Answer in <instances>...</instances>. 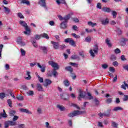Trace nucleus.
I'll return each instance as SVG.
<instances>
[{"mask_svg": "<svg viewBox=\"0 0 128 128\" xmlns=\"http://www.w3.org/2000/svg\"><path fill=\"white\" fill-rule=\"evenodd\" d=\"M20 111L21 112H26V114H32V112L28 110V109H24V108H22L20 109Z\"/></svg>", "mask_w": 128, "mask_h": 128, "instance_id": "f3484780", "label": "nucleus"}, {"mask_svg": "<svg viewBox=\"0 0 128 128\" xmlns=\"http://www.w3.org/2000/svg\"><path fill=\"white\" fill-rule=\"evenodd\" d=\"M57 108H59L61 112H64L65 110L64 107L62 106L58 105Z\"/></svg>", "mask_w": 128, "mask_h": 128, "instance_id": "72a5a7b5", "label": "nucleus"}, {"mask_svg": "<svg viewBox=\"0 0 128 128\" xmlns=\"http://www.w3.org/2000/svg\"><path fill=\"white\" fill-rule=\"evenodd\" d=\"M79 96H78V100H82V98H86V94L84 93V92L82 90H79Z\"/></svg>", "mask_w": 128, "mask_h": 128, "instance_id": "423d86ee", "label": "nucleus"}, {"mask_svg": "<svg viewBox=\"0 0 128 128\" xmlns=\"http://www.w3.org/2000/svg\"><path fill=\"white\" fill-rule=\"evenodd\" d=\"M38 66L40 68V71L42 72H46V65H40V63H38Z\"/></svg>", "mask_w": 128, "mask_h": 128, "instance_id": "f8f14e48", "label": "nucleus"}, {"mask_svg": "<svg viewBox=\"0 0 128 128\" xmlns=\"http://www.w3.org/2000/svg\"><path fill=\"white\" fill-rule=\"evenodd\" d=\"M18 16L20 18H24V16L22 15V14L20 12L18 13Z\"/></svg>", "mask_w": 128, "mask_h": 128, "instance_id": "603ef678", "label": "nucleus"}, {"mask_svg": "<svg viewBox=\"0 0 128 128\" xmlns=\"http://www.w3.org/2000/svg\"><path fill=\"white\" fill-rule=\"evenodd\" d=\"M123 100L124 102L128 100V95H124V98H123Z\"/></svg>", "mask_w": 128, "mask_h": 128, "instance_id": "774afa93", "label": "nucleus"}, {"mask_svg": "<svg viewBox=\"0 0 128 128\" xmlns=\"http://www.w3.org/2000/svg\"><path fill=\"white\" fill-rule=\"evenodd\" d=\"M126 42H128V39L126 38H122V40L120 42V44L122 46H126Z\"/></svg>", "mask_w": 128, "mask_h": 128, "instance_id": "aec40b11", "label": "nucleus"}, {"mask_svg": "<svg viewBox=\"0 0 128 128\" xmlns=\"http://www.w3.org/2000/svg\"><path fill=\"white\" fill-rule=\"evenodd\" d=\"M39 4L41 6H42V8H44L48 10V7H46V0H40L39 2Z\"/></svg>", "mask_w": 128, "mask_h": 128, "instance_id": "0eeeda50", "label": "nucleus"}, {"mask_svg": "<svg viewBox=\"0 0 128 128\" xmlns=\"http://www.w3.org/2000/svg\"><path fill=\"white\" fill-rule=\"evenodd\" d=\"M40 38H42V36L38 34H36L35 36V39H36V40H40Z\"/></svg>", "mask_w": 128, "mask_h": 128, "instance_id": "052dcab7", "label": "nucleus"}, {"mask_svg": "<svg viewBox=\"0 0 128 128\" xmlns=\"http://www.w3.org/2000/svg\"><path fill=\"white\" fill-rule=\"evenodd\" d=\"M102 10L104 12H108V13H110L111 12V10L110 8H106V7H104L102 8Z\"/></svg>", "mask_w": 128, "mask_h": 128, "instance_id": "412c9836", "label": "nucleus"}, {"mask_svg": "<svg viewBox=\"0 0 128 128\" xmlns=\"http://www.w3.org/2000/svg\"><path fill=\"white\" fill-rule=\"evenodd\" d=\"M98 116H100V118H103L104 116H106L107 118H108L110 116V112H106L105 113H100L98 114Z\"/></svg>", "mask_w": 128, "mask_h": 128, "instance_id": "9d476101", "label": "nucleus"}, {"mask_svg": "<svg viewBox=\"0 0 128 128\" xmlns=\"http://www.w3.org/2000/svg\"><path fill=\"white\" fill-rule=\"evenodd\" d=\"M20 52H21V55L22 56H26V51L20 48Z\"/></svg>", "mask_w": 128, "mask_h": 128, "instance_id": "a18cd8bd", "label": "nucleus"}, {"mask_svg": "<svg viewBox=\"0 0 128 128\" xmlns=\"http://www.w3.org/2000/svg\"><path fill=\"white\" fill-rule=\"evenodd\" d=\"M4 10L6 14H9L10 12V10L8 7L4 6Z\"/></svg>", "mask_w": 128, "mask_h": 128, "instance_id": "e433bc0d", "label": "nucleus"}, {"mask_svg": "<svg viewBox=\"0 0 128 128\" xmlns=\"http://www.w3.org/2000/svg\"><path fill=\"white\" fill-rule=\"evenodd\" d=\"M9 122V125L10 126H16V122L14 121H8Z\"/></svg>", "mask_w": 128, "mask_h": 128, "instance_id": "a19ab883", "label": "nucleus"}, {"mask_svg": "<svg viewBox=\"0 0 128 128\" xmlns=\"http://www.w3.org/2000/svg\"><path fill=\"white\" fill-rule=\"evenodd\" d=\"M18 120V116H14L12 118L13 122H16V120Z\"/></svg>", "mask_w": 128, "mask_h": 128, "instance_id": "864d4df0", "label": "nucleus"}, {"mask_svg": "<svg viewBox=\"0 0 128 128\" xmlns=\"http://www.w3.org/2000/svg\"><path fill=\"white\" fill-rule=\"evenodd\" d=\"M108 22H110L108 21V18L101 20V23L102 24H103V26L108 24Z\"/></svg>", "mask_w": 128, "mask_h": 128, "instance_id": "2eb2a0df", "label": "nucleus"}, {"mask_svg": "<svg viewBox=\"0 0 128 128\" xmlns=\"http://www.w3.org/2000/svg\"><path fill=\"white\" fill-rule=\"evenodd\" d=\"M46 124V128H52V127L50 126V123H48V122H46L45 123Z\"/></svg>", "mask_w": 128, "mask_h": 128, "instance_id": "0e129e2a", "label": "nucleus"}, {"mask_svg": "<svg viewBox=\"0 0 128 128\" xmlns=\"http://www.w3.org/2000/svg\"><path fill=\"white\" fill-rule=\"evenodd\" d=\"M7 102L10 108H12V100L8 99L7 100Z\"/></svg>", "mask_w": 128, "mask_h": 128, "instance_id": "2f4dec72", "label": "nucleus"}, {"mask_svg": "<svg viewBox=\"0 0 128 128\" xmlns=\"http://www.w3.org/2000/svg\"><path fill=\"white\" fill-rule=\"evenodd\" d=\"M40 36H41V38H46V40H48V38H50L48 35L46 33H43L42 34H40Z\"/></svg>", "mask_w": 128, "mask_h": 128, "instance_id": "a878e982", "label": "nucleus"}, {"mask_svg": "<svg viewBox=\"0 0 128 128\" xmlns=\"http://www.w3.org/2000/svg\"><path fill=\"white\" fill-rule=\"evenodd\" d=\"M90 40H92V38L90 36H87L85 39V42H90Z\"/></svg>", "mask_w": 128, "mask_h": 128, "instance_id": "ea45409f", "label": "nucleus"}, {"mask_svg": "<svg viewBox=\"0 0 128 128\" xmlns=\"http://www.w3.org/2000/svg\"><path fill=\"white\" fill-rule=\"evenodd\" d=\"M112 126H113V128H118V124L114 122H112Z\"/></svg>", "mask_w": 128, "mask_h": 128, "instance_id": "de8ad7c7", "label": "nucleus"}, {"mask_svg": "<svg viewBox=\"0 0 128 128\" xmlns=\"http://www.w3.org/2000/svg\"><path fill=\"white\" fill-rule=\"evenodd\" d=\"M56 2L58 4H66V2L64 0H56Z\"/></svg>", "mask_w": 128, "mask_h": 128, "instance_id": "5701e85b", "label": "nucleus"}, {"mask_svg": "<svg viewBox=\"0 0 128 128\" xmlns=\"http://www.w3.org/2000/svg\"><path fill=\"white\" fill-rule=\"evenodd\" d=\"M111 60H116V57L114 55H112L110 57Z\"/></svg>", "mask_w": 128, "mask_h": 128, "instance_id": "5fc2aeb1", "label": "nucleus"}, {"mask_svg": "<svg viewBox=\"0 0 128 128\" xmlns=\"http://www.w3.org/2000/svg\"><path fill=\"white\" fill-rule=\"evenodd\" d=\"M27 94H28V95H29L30 96H34V91L30 90V91L27 92Z\"/></svg>", "mask_w": 128, "mask_h": 128, "instance_id": "3c124183", "label": "nucleus"}, {"mask_svg": "<svg viewBox=\"0 0 128 128\" xmlns=\"http://www.w3.org/2000/svg\"><path fill=\"white\" fill-rule=\"evenodd\" d=\"M40 50H42L44 54H48V47L41 46H40Z\"/></svg>", "mask_w": 128, "mask_h": 128, "instance_id": "dca6fc26", "label": "nucleus"}, {"mask_svg": "<svg viewBox=\"0 0 128 128\" xmlns=\"http://www.w3.org/2000/svg\"><path fill=\"white\" fill-rule=\"evenodd\" d=\"M72 14H74L71 13L70 14H68L64 17V22H68V20L70 18V16Z\"/></svg>", "mask_w": 128, "mask_h": 128, "instance_id": "4468645a", "label": "nucleus"}, {"mask_svg": "<svg viewBox=\"0 0 128 128\" xmlns=\"http://www.w3.org/2000/svg\"><path fill=\"white\" fill-rule=\"evenodd\" d=\"M48 64H50V66H51L52 68H54L52 72V74H53L54 76V78H56V76H58V72H56V70H58V68H60L58 64V63H56V62H54V61H49Z\"/></svg>", "mask_w": 128, "mask_h": 128, "instance_id": "f257e3e1", "label": "nucleus"}, {"mask_svg": "<svg viewBox=\"0 0 128 128\" xmlns=\"http://www.w3.org/2000/svg\"><path fill=\"white\" fill-rule=\"evenodd\" d=\"M60 28L62 30H66L68 28V23L66 22H62L60 24Z\"/></svg>", "mask_w": 128, "mask_h": 128, "instance_id": "ddd939ff", "label": "nucleus"}, {"mask_svg": "<svg viewBox=\"0 0 128 128\" xmlns=\"http://www.w3.org/2000/svg\"><path fill=\"white\" fill-rule=\"evenodd\" d=\"M31 42L33 44L34 48H38V44H36V40H34V38H32Z\"/></svg>", "mask_w": 128, "mask_h": 128, "instance_id": "b1692460", "label": "nucleus"}, {"mask_svg": "<svg viewBox=\"0 0 128 128\" xmlns=\"http://www.w3.org/2000/svg\"><path fill=\"white\" fill-rule=\"evenodd\" d=\"M16 110H10L9 112V116H14V114H16Z\"/></svg>", "mask_w": 128, "mask_h": 128, "instance_id": "bb28decb", "label": "nucleus"}, {"mask_svg": "<svg viewBox=\"0 0 128 128\" xmlns=\"http://www.w3.org/2000/svg\"><path fill=\"white\" fill-rule=\"evenodd\" d=\"M63 84L64 86L68 88V86H70V81H68V80L66 79L63 81Z\"/></svg>", "mask_w": 128, "mask_h": 128, "instance_id": "a211bd4d", "label": "nucleus"}, {"mask_svg": "<svg viewBox=\"0 0 128 128\" xmlns=\"http://www.w3.org/2000/svg\"><path fill=\"white\" fill-rule=\"evenodd\" d=\"M112 64L114 66H118V62L116 61H115L112 62Z\"/></svg>", "mask_w": 128, "mask_h": 128, "instance_id": "338daca9", "label": "nucleus"}, {"mask_svg": "<svg viewBox=\"0 0 128 128\" xmlns=\"http://www.w3.org/2000/svg\"><path fill=\"white\" fill-rule=\"evenodd\" d=\"M73 22H80V20H78V19L76 18H72Z\"/></svg>", "mask_w": 128, "mask_h": 128, "instance_id": "680f3d73", "label": "nucleus"}, {"mask_svg": "<svg viewBox=\"0 0 128 128\" xmlns=\"http://www.w3.org/2000/svg\"><path fill=\"white\" fill-rule=\"evenodd\" d=\"M37 112L39 114H42V109L40 108H38Z\"/></svg>", "mask_w": 128, "mask_h": 128, "instance_id": "6e6d98bb", "label": "nucleus"}, {"mask_svg": "<svg viewBox=\"0 0 128 128\" xmlns=\"http://www.w3.org/2000/svg\"><path fill=\"white\" fill-rule=\"evenodd\" d=\"M21 4H27V6H30V2L28 0H22Z\"/></svg>", "mask_w": 128, "mask_h": 128, "instance_id": "c9c22d12", "label": "nucleus"}, {"mask_svg": "<svg viewBox=\"0 0 128 128\" xmlns=\"http://www.w3.org/2000/svg\"><path fill=\"white\" fill-rule=\"evenodd\" d=\"M88 25L90 26H92V28H94V26H96L97 25L96 23H94L92 22L91 21H90L88 22Z\"/></svg>", "mask_w": 128, "mask_h": 128, "instance_id": "c85d7f7f", "label": "nucleus"}, {"mask_svg": "<svg viewBox=\"0 0 128 128\" xmlns=\"http://www.w3.org/2000/svg\"><path fill=\"white\" fill-rule=\"evenodd\" d=\"M38 80L40 82H44V78H40V76H38Z\"/></svg>", "mask_w": 128, "mask_h": 128, "instance_id": "bf43d9fd", "label": "nucleus"}, {"mask_svg": "<svg viewBox=\"0 0 128 128\" xmlns=\"http://www.w3.org/2000/svg\"><path fill=\"white\" fill-rule=\"evenodd\" d=\"M52 80H50L46 79L44 80V86L46 88H48V86H50V84H52Z\"/></svg>", "mask_w": 128, "mask_h": 128, "instance_id": "9b49d317", "label": "nucleus"}, {"mask_svg": "<svg viewBox=\"0 0 128 128\" xmlns=\"http://www.w3.org/2000/svg\"><path fill=\"white\" fill-rule=\"evenodd\" d=\"M97 8H99L100 10L102 9V4L100 2L97 4L96 6Z\"/></svg>", "mask_w": 128, "mask_h": 128, "instance_id": "4d7b16f0", "label": "nucleus"}, {"mask_svg": "<svg viewBox=\"0 0 128 128\" xmlns=\"http://www.w3.org/2000/svg\"><path fill=\"white\" fill-rule=\"evenodd\" d=\"M72 36L75 38H80V35H77L76 34L74 33L72 34Z\"/></svg>", "mask_w": 128, "mask_h": 128, "instance_id": "37998d69", "label": "nucleus"}, {"mask_svg": "<svg viewBox=\"0 0 128 128\" xmlns=\"http://www.w3.org/2000/svg\"><path fill=\"white\" fill-rule=\"evenodd\" d=\"M37 90L39 92L42 91V84H37Z\"/></svg>", "mask_w": 128, "mask_h": 128, "instance_id": "cd10ccee", "label": "nucleus"}, {"mask_svg": "<svg viewBox=\"0 0 128 128\" xmlns=\"http://www.w3.org/2000/svg\"><path fill=\"white\" fill-rule=\"evenodd\" d=\"M71 58L72 60H80V58L78 55H72L71 56Z\"/></svg>", "mask_w": 128, "mask_h": 128, "instance_id": "4be33fe9", "label": "nucleus"}, {"mask_svg": "<svg viewBox=\"0 0 128 128\" xmlns=\"http://www.w3.org/2000/svg\"><path fill=\"white\" fill-rule=\"evenodd\" d=\"M4 98H6V94H4V92L0 93V98L4 100Z\"/></svg>", "mask_w": 128, "mask_h": 128, "instance_id": "58836bf2", "label": "nucleus"}, {"mask_svg": "<svg viewBox=\"0 0 128 128\" xmlns=\"http://www.w3.org/2000/svg\"><path fill=\"white\" fill-rule=\"evenodd\" d=\"M19 22L20 24L22 26H24V28L26 30L24 32V34H26L27 36H30V28H28V24L26 22H24V21L22 20H20Z\"/></svg>", "mask_w": 128, "mask_h": 128, "instance_id": "f03ea898", "label": "nucleus"}, {"mask_svg": "<svg viewBox=\"0 0 128 128\" xmlns=\"http://www.w3.org/2000/svg\"><path fill=\"white\" fill-rule=\"evenodd\" d=\"M26 76H28V77H25L26 80H30V78H32V76H30V72H26Z\"/></svg>", "mask_w": 128, "mask_h": 128, "instance_id": "393cba45", "label": "nucleus"}, {"mask_svg": "<svg viewBox=\"0 0 128 128\" xmlns=\"http://www.w3.org/2000/svg\"><path fill=\"white\" fill-rule=\"evenodd\" d=\"M87 94H88V98L90 100H92V98H94V96H92V94H90V92H87Z\"/></svg>", "mask_w": 128, "mask_h": 128, "instance_id": "473e14b6", "label": "nucleus"}, {"mask_svg": "<svg viewBox=\"0 0 128 128\" xmlns=\"http://www.w3.org/2000/svg\"><path fill=\"white\" fill-rule=\"evenodd\" d=\"M116 14H118V13H116V11L112 12V15L113 16V18H116Z\"/></svg>", "mask_w": 128, "mask_h": 128, "instance_id": "49530a36", "label": "nucleus"}, {"mask_svg": "<svg viewBox=\"0 0 128 128\" xmlns=\"http://www.w3.org/2000/svg\"><path fill=\"white\" fill-rule=\"evenodd\" d=\"M66 48V45L64 44H62V45H60L59 46V48L60 50H64V48Z\"/></svg>", "mask_w": 128, "mask_h": 128, "instance_id": "79ce46f5", "label": "nucleus"}, {"mask_svg": "<svg viewBox=\"0 0 128 128\" xmlns=\"http://www.w3.org/2000/svg\"><path fill=\"white\" fill-rule=\"evenodd\" d=\"M65 70H68V72H72V68L70 66H68L65 68Z\"/></svg>", "mask_w": 128, "mask_h": 128, "instance_id": "7c9ffc66", "label": "nucleus"}, {"mask_svg": "<svg viewBox=\"0 0 128 128\" xmlns=\"http://www.w3.org/2000/svg\"><path fill=\"white\" fill-rule=\"evenodd\" d=\"M51 44H53V48L54 50H58L60 48V45L58 44V42L51 41Z\"/></svg>", "mask_w": 128, "mask_h": 128, "instance_id": "1a4fd4ad", "label": "nucleus"}, {"mask_svg": "<svg viewBox=\"0 0 128 128\" xmlns=\"http://www.w3.org/2000/svg\"><path fill=\"white\" fill-rule=\"evenodd\" d=\"M115 54H120V50L117 48L114 50Z\"/></svg>", "mask_w": 128, "mask_h": 128, "instance_id": "e2e57ef3", "label": "nucleus"}, {"mask_svg": "<svg viewBox=\"0 0 128 128\" xmlns=\"http://www.w3.org/2000/svg\"><path fill=\"white\" fill-rule=\"evenodd\" d=\"M102 66L104 70H106V68H108V65L106 64H102Z\"/></svg>", "mask_w": 128, "mask_h": 128, "instance_id": "c03bdc74", "label": "nucleus"}, {"mask_svg": "<svg viewBox=\"0 0 128 128\" xmlns=\"http://www.w3.org/2000/svg\"><path fill=\"white\" fill-rule=\"evenodd\" d=\"M98 45L94 46L93 49L90 50V54L92 58H94L96 56L95 54H98Z\"/></svg>", "mask_w": 128, "mask_h": 128, "instance_id": "7ed1b4c3", "label": "nucleus"}, {"mask_svg": "<svg viewBox=\"0 0 128 128\" xmlns=\"http://www.w3.org/2000/svg\"><path fill=\"white\" fill-rule=\"evenodd\" d=\"M22 38L19 36L17 38V42H18V44H20V42H22Z\"/></svg>", "mask_w": 128, "mask_h": 128, "instance_id": "09e8293b", "label": "nucleus"}, {"mask_svg": "<svg viewBox=\"0 0 128 128\" xmlns=\"http://www.w3.org/2000/svg\"><path fill=\"white\" fill-rule=\"evenodd\" d=\"M49 24L51 26H54V22L52 20H50L48 22Z\"/></svg>", "mask_w": 128, "mask_h": 128, "instance_id": "69168bd1", "label": "nucleus"}, {"mask_svg": "<svg viewBox=\"0 0 128 128\" xmlns=\"http://www.w3.org/2000/svg\"><path fill=\"white\" fill-rule=\"evenodd\" d=\"M106 44L108 46H112V44L110 43V40H108V38L106 39Z\"/></svg>", "mask_w": 128, "mask_h": 128, "instance_id": "f704fd0d", "label": "nucleus"}, {"mask_svg": "<svg viewBox=\"0 0 128 128\" xmlns=\"http://www.w3.org/2000/svg\"><path fill=\"white\" fill-rule=\"evenodd\" d=\"M84 111L74 110L73 112L70 113L68 114L69 118H74V116H80V114H82Z\"/></svg>", "mask_w": 128, "mask_h": 128, "instance_id": "20e7f679", "label": "nucleus"}, {"mask_svg": "<svg viewBox=\"0 0 128 128\" xmlns=\"http://www.w3.org/2000/svg\"><path fill=\"white\" fill-rule=\"evenodd\" d=\"M124 110V108L120 106H116L114 107L112 110L114 112H118V110Z\"/></svg>", "mask_w": 128, "mask_h": 128, "instance_id": "6ab92c4d", "label": "nucleus"}, {"mask_svg": "<svg viewBox=\"0 0 128 128\" xmlns=\"http://www.w3.org/2000/svg\"><path fill=\"white\" fill-rule=\"evenodd\" d=\"M109 70L110 72H116V69H114V67H110Z\"/></svg>", "mask_w": 128, "mask_h": 128, "instance_id": "8fccbe9b", "label": "nucleus"}, {"mask_svg": "<svg viewBox=\"0 0 128 128\" xmlns=\"http://www.w3.org/2000/svg\"><path fill=\"white\" fill-rule=\"evenodd\" d=\"M16 98H17V100H24V96L19 95V96H16Z\"/></svg>", "mask_w": 128, "mask_h": 128, "instance_id": "4c0bfd02", "label": "nucleus"}, {"mask_svg": "<svg viewBox=\"0 0 128 128\" xmlns=\"http://www.w3.org/2000/svg\"><path fill=\"white\" fill-rule=\"evenodd\" d=\"M8 126H10V122H8H8H6L4 124V128H8Z\"/></svg>", "mask_w": 128, "mask_h": 128, "instance_id": "13d9d810", "label": "nucleus"}, {"mask_svg": "<svg viewBox=\"0 0 128 128\" xmlns=\"http://www.w3.org/2000/svg\"><path fill=\"white\" fill-rule=\"evenodd\" d=\"M3 118H8V115L6 112L0 113V120Z\"/></svg>", "mask_w": 128, "mask_h": 128, "instance_id": "c756f323", "label": "nucleus"}, {"mask_svg": "<svg viewBox=\"0 0 128 128\" xmlns=\"http://www.w3.org/2000/svg\"><path fill=\"white\" fill-rule=\"evenodd\" d=\"M60 96L62 100H68L70 98V95L68 94H61Z\"/></svg>", "mask_w": 128, "mask_h": 128, "instance_id": "6e6552de", "label": "nucleus"}, {"mask_svg": "<svg viewBox=\"0 0 128 128\" xmlns=\"http://www.w3.org/2000/svg\"><path fill=\"white\" fill-rule=\"evenodd\" d=\"M65 42H66L67 44H69L70 46H76V42L72 38H66L64 40Z\"/></svg>", "mask_w": 128, "mask_h": 128, "instance_id": "39448f33", "label": "nucleus"}]
</instances>
